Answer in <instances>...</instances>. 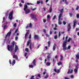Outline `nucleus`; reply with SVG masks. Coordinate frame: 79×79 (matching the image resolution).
Here are the masks:
<instances>
[{"instance_id": "nucleus-1", "label": "nucleus", "mask_w": 79, "mask_h": 79, "mask_svg": "<svg viewBox=\"0 0 79 79\" xmlns=\"http://www.w3.org/2000/svg\"><path fill=\"white\" fill-rule=\"evenodd\" d=\"M59 11H60V14L58 16V24L59 25H61L62 24V23L61 22V21H63V19L61 18L62 17V15H63V9H59L58 10Z\"/></svg>"}, {"instance_id": "nucleus-2", "label": "nucleus", "mask_w": 79, "mask_h": 79, "mask_svg": "<svg viewBox=\"0 0 79 79\" xmlns=\"http://www.w3.org/2000/svg\"><path fill=\"white\" fill-rule=\"evenodd\" d=\"M15 41H13L12 43V44L10 46H9V45H8L7 46V50L8 51H10V52H12V51L14 49V47H15Z\"/></svg>"}, {"instance_id": "nucleus-3", "label": "nucleus", "mask_w": 79, "mask_h": 79, "mask_svg": "<svg viewBox=\"0 0 79 79\" xmlns=\"http://www.w3.org/2000/svg\"><path fill=\"white\" fill-rule=\"evenodd\" d=\"M31 40H28V41L27 42V46H29V44H30L29 45V48H30V50H32V47L31 46V45L32 44L31 43Z\"/></svg>"}, {"instance_id": "nucleus-4", "label": "nucleus", "mask_w": 79, "mask_h": 79, "mask_svg": "<svg viewBox=\"0 0 79 79\" xmlns=\"http://www.w3.org/2000/svg\"><path fill=\"white\" fill-rule=\"evenodd\" d=\"M13 10H12V11L10 12V14H9V18L10 20H12V19H13Z\"/></svg>"}, {"instance_id": "nucleus-5", "label": "nucleus", "mask_w": 79, "mask_h": 79, "mask_svg": "<svg viewBox=\"0 0 79 79\" xmlns=\"http://www.w3.org/2000/svg\"><path fill=\"white\" fill-rule=\"evenodd\" d=\"M36 60L35 59L33 61H32V63H33V65H29V68H34V66H35L36 64Z\"/></svg>"}, {"instance_id": "nucleus-6", "label": "nucleus", "mask_w": 79, "mask_h": 79, "mask_svg": "<svg viewBox=\"0 0 79 79\" xmlns=\"http://www.w3.org/2000/svg\"><path fill=\"white\" fill-rule=\"evenodd\" d=\"M30 17H31V19H35L36 21L37 20V19L36 18V16L34 14H31L30 15Z\"/></svg>"}, {"instance_id": "nucleus-7", "label": "nucleus", "mask_w": 79, "mask_h": 79, "mask_svg": "<svg viewBox=\"0 0 79 79\" xmlns=\"http://www.w3.org/2000/svg\"><path fill=\"white\" fill-rule=\"evenodd\" d=\"M47 55H48L47 56V60H48V61H49L51 58V54L49 53H47Z\"/></svg>"}, {"instance_id": "nucleus-8", "label": "nucleus", "mask_w": 79, "mask_h": 79, "mask_svg": "<svg viewBox=\"0 0 79 79\" xmlns=\"http://www.w3.org/2000/svg\"><path fill=\"white\" fill-rule=\"evenodd\" d=\"M67 28H68V31L69 32L71 30V24L69 23L67 25Z\"/></svg>"}, {"instance_id": "nucleus-9", "label": "nucleus", "mask_w": 79, "mask_h": 79, "mask_svg": "<svg viewBox=\"0 0 79 79\" xmlns=\"http://www.w3.org/2000/svg\"><path fill=\"white\" fill-rule=\"evenodd\" d=\"M11 30H10V31L6 35V37H7L8 36L10 37L11 35Z\"/></svg>"}, {"instance_id": "nucleus-10", "label": "nucleus", "mask_w": 79, "mask_h": 79, "mask_svg": "<svg viewBox=\"0 0 79 79\" xmlns=\"http://www.w3.org/2000/svg\"><path fill=\"white\" fill-rule=\"evenodd\" d=\"M19 50V48H18V47L16 45H15V49L14 51L15 53H16L17 52V50Z\"/></svg>"}, {"instance_id": "nucleus-11", "label": "nucleus", "mask_w": 79, "mask_h": 79, "mask_svg": "<svg viewBox=\"0 0 79 79\" xmlns=\"http://www.w3.org/2000/svg\"><path fill=\"white\" fill-rule=\"evenodd\" d=\"M73 27H75L76 25V23H77V20L76 19H75L73 22Z\"/></svg>"}, {"instance_id": "nucleus-12", "label": "nucleus", "mask_w": 79, "mask_h": 79, "mask_svg": "<svg viewBox=\"0 0 79 79\" xmlns=\"http://www.w3.org/2000/svg\"><path fill=\"white\" fill-rule=\"evenodd\" d=\"M29 33V30H28L27 32H26V33L25 34V39H26L27 38V35H28V34Z\"/></svg>"}, {"instance_id": "nucleus-13", "label": "nucleus", "mask_w": 79, "mask_h": 79, "mask_svg": "<svg viewBox=\"0 0 79 79\" xmlns=\"http://www.w3.org/2000/svg\"><path fill=\"white\" fill-rule=\"evenodd\" d=\"M29 13H30V9H27L26 10L25 12V14H28Z\"/></svg>"}, {"instance_id": "nucleus-14", "label": "nucleus", "mask_w": 79, "mask_h": 79, "mask_svg": "<svg viewBox=\"0 0 79 79\" xmlns=\"http://www.w3.org/2000/svg\"><path fill=\"white\" fill-rule=\"evenodd\" d=\"M78 70V67L77 65L75 66V69H74V71L75 73H77V70Z\"/></svg>"}, {"instance_id": "nucleus-15", "label": "nucleus", "mask_w": 79, "mask_h": 79, "mask_svg": "<svg viewBox=\"0 0 79 79\" xmlns=\"http://www.w3.org/2000/svg\"><path fill=\"white\" fill-rule=\"evenodd\" d=\"M34 38L35 39L38 40L39 39V36L38 35H34Z\"/></svg>"}, {"instance_id": "nucleus-16", "label": "nucleus", "mask_w": 79, "mask_h": 79, "mask_svg": "<svg viewBox=\"0 0 79 79\" xmlns=\"http://www.w3.org/2000/svg\"><path fill=\"white\" fill-rule=\"evenodd\" d=\"M73 72V69H72L71 71L70 69L69 70V71L67 72V74H71Z\"/></svg>"}, {"instance_id": "nucleus-17", "label": "nucleus", "mask_w": 79, "mask_h": 79, "mask_svg": "<svg viewBox=\"0 0 79 79\" xmlns=\"http://www.w3.org/2000/svg\"><path fill=\"white\" fill-rule=\"evenodd\" d=\"M32 27V23H30L29 25H27L26 26V28H28V27Z\"/></svg>"}, {"instance_id": "nucleus-18", "label": "nucleus", "mask_w": 79, "mask_h": 79, "mask_svg": "<svg viewBox=\"0 0 79 79\" xmlns=\"http://www.w3.org/2000/svg\"><path fill=\"white\" fill-rule=\"evenodd\" d=\"M40 3L41 4H43V1L42 0H40L37 2V4H40Z\"/></svg>"}, {"instance_id": "nucleus-19", "label": "nucleus", "mask_w": 79, "mask_h": 79, "mask_svg": "<svg viewBox=\"0 0 79 79\" xmlns=\"http://www.w3.org/2000/svg\"><path fill=\"white\" fill-rule=\"evenodd\" d=\"M12 56L14 58H16V59L17 60V59H18V56H17V55H15V54H14L12 55Z\"/></svg>"}, {"instance_id": "nucleus-20", "label": "nucleus", "mask_w": 79, "mask_h": 79, "mask_svg": "<svg viewBox=\"0 0 79 79\" xmlns=\"http://www.w3.org/2000/svg\"><path fill=\"white\" fill-rule=\"evenodd\" d=\"M28 7L27 5H25L24 6V8L23 9V10L24 11H26Z\"/></svg>"}, {"instance_id": "nucleus-21", "label": "nucleus", "mask_w": 79, "mask_h": 79, "mask_svg": "<svg viewBox=\"0 0 79 79\" xmlns=\"http://www.w3.org/2000/svg\"><path fill=\"white\" fill-rule=\"evenodd\" d=\"M57 64L58 66H60V65H61V64H62V62L61 61H59V63H57Z\"/></svg>"}, {"instance_id": "nucleus-22", "label": "nucleus", "mask_w": 79, "mask_h": 79, "mask_svg": "<svg viewBox=\"0 0 79 79\" xmlns=\"http://www.w3.org/2000/svg\"><path fill=\"white\" fill-rule=\"evenodd\" d=\"M51 64V63L49 62H47L46 63V66H50Z\"/></svg>"}, {"instance_id": "nucleus-23", "label": "nucleus", "mask_w": 79, "mask_h": 79, "mask_svg": "<svg viewBox=\"0 0 79 79\" xmlns=\"http://www.w3.org/2000/svg\"><path fill=\"white\" fill-rule=\"evenodd\" d=\"M48 47H50V44H51V42L50 41H48Z\"/></svg>"}, {"instance_id": "nucleus-24", "label": "nucleus", "mask_w": 79, "mask_h": 79, "mask_svg": "<svg viewBox=\"0 0 79 79\" xmlns=\"http://www.w3.org/2000/svg\"><path fill=\"white\" fill-rule=\"evenodd\" d=\"M15 63H16V61H15V60H14L13 61L12 63L13 66V65H14Z\"/></svg>"}, {"instance_id": "nucleus-25", "label": "nucleus", "mask_w": 79, "mask_h": 79, "mask_svg": "<svg viewBox=\"0 0 79 79\" xmlns=\"http://www.w3.org/2000/svg\"><path fill=\"white\" fill-rule=\"evenodd\" d=\"M76 58L79 60V53L77 54V55H76Z\"/></svg>"}, {"instance_id": "nucleus-26", "label": "nucleus", "mask_w": 79, "mask_h": 79, "mask_svg": "<svg viewBox=\"0 0 79 79\" xmlns=\"http://www.w3.org/2000/svg\"><path fill=\"white\" fill-rule=\"evenodd\" d=\"M65 1V4H66V5H68V2H67V1H66V0H62V2H64Z\"/></svg>"}, {"instance_id": "nucleus-27", "label": "nucleus", "mask_w": 79, "mask_h": 79, "mask_svg": "<svg viewBox=\"0 0 79 79\" xmlns=\"http://www.w3.org/2000/svg\"><path fill=\"white\" fill-rule=\"evenodd\" d=\"M6 19V18H5V17H3V21L2 22V23H3L5 22V19Z\"/></svg>"}, {"instance_id": "nucleus-28", "label": "nucleus", "mask_w": 79, "mask_h": 79, "mask_svg": "<svg viewBox=\"0 0 79 79\" xmlns=\"http://www.w3.org/2000/svg\"><path fill=\"white\" fill-rule=\"evenodd\" d=\"M60 60L61 61L63 60V56H62V55H60Z\"/></svg>"}, {"instance_id": "nucleus-29", "label": "nucleus", "mask_w": 79, "mask_h": 79, "mask_svg": "<svg viewBox=\"0 0 79 79\" xmlns=\"http://www.w3.org/2000/svg\"><path fill=\"white\" fill-rule=\"evenodd\" d=\"M66 48H67L66 47H63V50H64V51H65L66 50Z\"/></svg>"}, {"instance_id": "nucleus-30", "label": "nucleus", "mask_w": 79, "mask_h": 79, "mask_svg": "<svg viewBox=\"0 0 79 79\" xmlns=\"http://www.w3.org/2000/svg\"><path fill=\"white\" fill-rule=\"evenodd\" d=\"M55 49H56V46H53V50L54 51H55Z\"/></svg>"}, {"instance_id": "nucleus-31", "label": "nucleus", "mask_w": 79, "mask_h": 79, "mask_svg": "<svg viewBox=\"0 0 79 79\" xmlns=\"http://www.w3.org/2000/svg\"><path fill=\"white\" fill-rule=\"evenodd\" d=\"M69 15L70 17H72L73 16V13L72 12L69 13Z\"/></svg>"}, {"instance_id": "nucleus-32", "label": "nucleus", "mask_w": 79, "mask_h": 79, "mask_svg": "<svg viewBox=\"0 0 79 79\" xmlns=\"http://www.w3.org/2000/svg\"><path fill=\"white\" fill-rule=\"evenodd\" d=\"M6 27H7V25L6 24L4 26V29H5L6 28Z\"/></svg>"}, {"instance_id": "nucleus-33", "label": "nucleus", "mask_w": 79, "mask_h": 79, "mask_svg": "<svg viewBox=\"0 0 79 79\" xmlns=\"http://www.w3.org/2000/svg\"><path fill=\"white\" fill-rule=\"evenodd\" d=\"M25 51L27 52H29V49H28V48H26Z\"/></svg>"}, {"instance_id": "nucleus-34", "label": "nucleus", "mask_w": 79, "mask_h": 79, "mask_svg": "<svg viewBox=\"0 0 79 79\" xmlns=\"http://www.w3.org/2000/svg\"><path fill=\"white\" fill-rule=\"evenodd\" d=\"M66 44H64L63 43V47H66Z\"/></svg>"}, {"instance_id": "nucleus-35", "label": "nucleus", "mask_w": 79, "mask_h": 79, "mask_svg": "<svg viewBox=\"0 0 79 79\" xmlns=\"http://www.w3.org/2000/svg\"><path fill=\"white\" fill-rule=\"evenodd\" d=\"M52 11V7H51L49 9V13H51Z\"/></svg>"}, {"instance_id": "nucleus-36", "label": "nucleus", "mask_w": 79, "mask_h": 79, "mask_svg": "<svg viewBox=\"0 0 79 79\" xmlns=\"http://www.w3.org/2000/svg\"><path fill=\"white\" fill-rule=\"evenodd\" d=\"M71 40V38H69V39L67 41V42H70V41Z\"/></svg>"}, {"instance_id": "nucleus-37", "label": "nucleus", "mask_w": 79, "mask_h": 79, "mask_svg": "<svg viewBox=\"0 0 79 79\" xmlns=\"http://www.w3.org/2000/svg\"><path fill=\"white\" fill-rule=\"evenodd\" d=\"M67 42H68V41L65 40L63 44H66V43H67Z\"/></svg>"}, {"instance_id": "nucleus-38", "label": "nucleus", "mask_w": 79, "mask_h": 79, "mask_svg": "<svg viewBox=\"0 0 79 79\" xmlns=\"http://www.w3.org/2000/svg\"><path fill=\"white\" fill-rule=\"evenodd\" d=\"M36 8H34L33 9L31 8V9L32 11H35V10H36Z\"/></svg>"}, {"instance_id": "nucleus-39", "label": "nucleus", "mask_w": 79, "mask_h": 79, "mask_svg": "<svg viewBox=\"0 0 79 79\" xmlns=\"http://www.w3.org/2000/svg\"><path fill=\"white\" fill-rule=\"evenodd\" d=\"M57 38H58V37L57 36V35H55L54 36V39H56Z\"/></svg>"}, {"instance_id": "nucleus-40", "label": "nucleus", "mask_w": 79, "mask_h": 79, "mask_svg": "<svg viewBox=\"0 0 79 79\" xmlns=\"http://www.w3.org/2000/svg\"><path fill=\"white\" fill-rule=\"evenodd\" d=\"M48 75H47V76H45L44 77V78L45 79H47V78H48Z\"/></svg>"}, {"instance_id": "nucleus-41", "label": "nucleus", "mask_w": 79, "mask_h": 79, "mask_svg": "<svg viewBox=\"0 0 79 79\" xmlns=\"http://www.w3.org/2000/svg\"><path fill=\"white\" fill-rule=\"evenodd\" d=\"M77 18H79V14H77Z\"/></svg>"}, {"instance_id": "nucleus-42", "label": "nucleus", "mask_w": 79, "mask_h": 79, "mask_svg": "<svg viewBox=\"0 0 79 79\" xmlns=\"http://www.w3.org/2000/svg\"><path fill=\"white\" fill-rule=\"evenodd\" d=\"M79 8V6H77L76 9V10H78Z\"/></svg>"}, {"instance_id": "nucleus-43", "label": "nucleus", "mask_w": 79, "mask_h": 79, "mask_svg": "<svg viewBox=\"0 0 79 79\" xmlns=\"http://www.w3.org/2000/svg\"><path fill=\"white\" fill-rule=\"evenodd\" d=\"M52 62H53V63H56L55 60V59H52Z\"/></svg>"}, {"instance_id": "nucleus-44", "label": "nucleus", "mask_w": 79, "mask_h": 79, "mask_svg": "<svg viewBox=\"0 0 79 79\" xmlns=\"http://www.w3.org/2000/svg\"><path fill=\"white\" fill-rule=\"evenodd\" d=\"M60 35H61V32H59V33L58 36L59 37H60Z\"/></svg>"}, {"instance_id": "nucleus-45", "label": "nucleus", "mask_w": 79, "mask_h": 79, "mask_svg": "<svg viewBox=\"0 0 79 79\" xmlns=\"http://www.w3.org/2000/svg\"><path fill=\"white\" fill-rule=\"evenodd\" d=\"M9 62L10 63V64H12L11 60H9Z\"/></svg>"}, {"instance_id": "nucleus-46", "label": "nucleus", "mask_w": 79, "mask_h": 79, "mask_svg": "<svg viewBox=\"0 0 79 79\" xmlns=\"http://www.w3.org/2000/svg\"><path fill=\"white\" fill-rule=\"evenodd\" d=\"M29 38L30 39H31V34H30L29 35Z\"/></svg>"}, {"instance_id": "nucleus-47", "label": "nucleus", "mask_w": 79, "mask_h": 79, "mask_svg": "<svg viewBox=\"0 0 79 79\" xmlns=\"http://www.w3.org/2000/svg\"><path fill=\"white\" fill-rule=\"evenodd\" d=\"M50 17V15H47V19H49Z\"/></svg>"}, {"instance_id": "nucleus-48", "label": "nucleus", "mask_w": 79, "mask_h": 79, "mask_svg": "<svg viewBox=\"0 0 79 79\" xmlns=\"http://www.w3.org/2000/svg\"><path fill=\"white\" fill-rule=\"evenodd\" d=\"M43 31L44 33L46 32V30L45 29H43Z\"/></svg>"}, {"instance_id": "nucleus-49", "label": "nucleus", "mask_w": 79, "mask_h": 79, "mask_svg": "<svg viewBox=\"0 0 79 79\" xmlns=\"http://www.w3.org/2000/svg\"><path fill=\"white\" fill-rule=\"evenodd\" d=\"M63 24H64V25H66V22L64 21L63 22Z\"/></svg>"}, {"instance_id": "nucleus-50", "label": "nucleus", "mask_w": 79, "mask_h": 79, "mask_svg": "<svg viewBox=\"0 0 79 79\" xmlns=\"http://www.w3.org/2000/svg\"><path fill=\"white\" fill-rule=\"evenodd\" d=\"M79 30V28H77L76 29V31H78Z\"/></svg>"}, {"instance_id": "nucleus-51", "label": "nucleus", "mask_w": 79, "mask_h": 79, "mask_svg": "<svg viewBox=\"0 0 79 79\" xmlns=\"http://www.w3.org/2000/svg\"><path fill=\"white\" fill-rule=\"evenodd\" d=\"M16 23H15L14 24V26L15 27H16Z\"/></svg>"}, {"instance_id": "nucleus-52", "label": "nucleus", "mask_w": 79, "mask_h": 79, "mask_svg": "<svg viewBox=\"0 0 79 79\" xmlns=\"http://www.w3.org/2000/svg\"><path fill=\"white\" fill-rule=\"evenodd\" d=\"M70 48H71V46H68L67 49H70Z\"/></svg>"}, {"instance_id": "nucleus-53", "label": "nucleus", "mask_w": 79, "mask_h": 79, "mask_svg": "<svg viewBox=\"0 0 79 79\" xmlns=\"http://www.w3.org/2000/svg\"><path fill=\"white\" fill-rule=\"evenodd\" d=\"M27 53L26 52L25 53L24 56H26V55H27Z\"/></svg>"}, {"instance_id": "nucleus-54", "label": "nucleus", "mask_w": 79, "mask_h": 79, "mask_svg": "<svg viewBox=\"0 0 79 79\" xmlns=\"http://www.w3.org/2000/svg\"><path fill=\"white\" fill-rule=\"evenodd\" d=\"M19 6H21V7L23 6H22V4L21 3H19Z\"/></svg>"}, {"instance_id": "nucleus-55", "label": "nucleus", "mask_w": 79, "mask_h": 79, "mask_svg": "<svg viewBox=\"0 0 79 79\" xmlns=\"http://www.w3.org/2000/svg\"><path fill=\"white\" fill-rule=\"evenodd\" d=\"M18 37L16 36L15 37V39L16 40H18Z\"/></svg>"}, {"instance_id": "nucleus-56", "label": "nucleus", "mask_w": 79, "mask_h": 79, "mask_svg": "<svg viewBox=\"0 0 79 79\" xmlns=\"http://www.w3.org/2000/svg\"><path fill=\"white\" fill-rule=\"evenodd\" d=\"M50 35L52 34V31H50Z\"/></svg>"}, {"instance_id": "nucleus-57", "label": "nucleus", "mask_w": 79, "mask_h": 79, "mask_svg": "<svg viewBox=\"0 0 79 79\" xmlns=\"http://www.w3.org/2000/svg\"><path fill=\"white\" fill-rule=\"evenodd\" d=\"M56 18V15H55L53 18V19H55Z\"/></svg>"}, {"instance_id": "nucleus-58", "label": "nucleus", "mask_w": 79, "mask_h": 79, "mask_svg": "<svg viewBox=\"0 0 79 79\" xmlns=\"http://www.w3.org/2000/svg\"><path fill=\"white\" fill-rule=\"evenodd\" d=\"M38 77H40V78L41 77H40V74H38Z\"/></svg>"}, {"instance_id": "nucleus-59", "label": "nucleus", "mask_w": 79, "mask_h": 79, "mask_svg": "<svg viewBox=\"0 0 79 79\" xmlns=\"http://www.w3.org/2000/svg\"><path fill=\"white\" fill-rule=\"evenodd\" d=\"M70 77L71 78H73L74 77V76L73 75H72L70 76Z\"/></svg>"}, {"instance_id": "nucleus-60", "label": "nucleus", "mask_w": 79, "mask_h": 79, "mask_svg": "<svg viewBox=\"0 0 79 79\" xmlns=\"http://www.w3.org/2000/svg\"><path fill=\"white\" fill-rule=\"evenodd\" d=\"M53 29H54V30H57V28H56V27H54V28H53Z\"/></svg>"}, {"instance_id": "nucleus-61", "label": "nucleus", "mask_w": 79, "mask_h": 79, "mask_svg": "<svg viewBox=\"0 0 79 79\" xmlns=\"http://www.w3.org/2000/svg\"><path fill=\"white\" fill-rule=\"evenodd\" d=\"M18 31V29H17L15 31V33H16V32H17Z\"/></svg>"}, {"instance_id": "nucleus-62", "label": "nucleus", "mask_w": 79, "mask_h": 79, "mask_svg": "<svg viewBox=\"0 0 79 79\" xmlns=\"http://www.w3.org/2000/svg\"><path fill=\"white\" fill-rule=\"evenodd\" d=\"M47 62V59H45L44 60V63L45 64L46 63V62Z\"/></svg>"}, {"instance_id": "nucleus-63", "label": "nucleus", "mask_w": 79, "mask_h": 79, "mask_svg": "<svg viewBox=\"0 0 79 79\" xmlns=\"http://www.w3.org/2000/svg\"><path fill=\"white\" fill-rule=\"evenodd\" d=\"M67 39H68V36H67L65 38V40H67Z\"/></svg>"}, {"instance_id": "nucleus-64", "label": "nucleus", "mask_w": 79, "mask_h": 79, "mask_svg": "<svg viewBox=\"0 0 79 79\" xmlns=\"http://www.w3.org/2000/svg\"><path fill=\"white\" fill-rule=\"evenodd\" d=\"M46 35L47 37H49V35H48L47 34H46Z\"/></svg>"}]
</instances>
